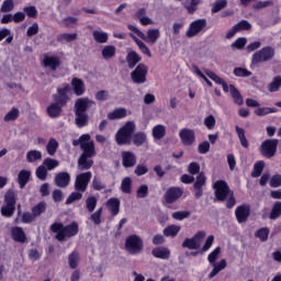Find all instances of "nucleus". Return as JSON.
Returning a JSON list of instances; mask_svg holds the SVG:
<instances>
[{
    "instance_id": "32",
    "label": "nucleus",
    "mask_w": 281,
    "mask_h": 281,
    "mask_svg": "<svg viewBox=\"0 0 281 281\" xmlns=\"http://www.w3.org/2000/svg\"><path fill=\"white\" fill-rule=\"evenodd\" d=\"M108 210L111 211L112 216L120 214V199L112 198L106 203Z\"/></svg>"
},
{
    "instance_id": "13",
    "label": "nucleus",
    "mask_w": 281,
    "mask_h": 281,
    "mask_svg": "<svg viewBox=\"0 0 281 281\" xmlns=\"http://www.w3.org/2000/svg\"><path fill=\"white\" fill-rule=\"evenodd\" d=\"M213 188L215 190V196H216L217 201H225V199H227V196H229V194H231L229 187L227 186V182H225L223 180L216 181L214 183Z\"/></svg>"
},
{
    "instance_id": "4",
    "label": "nucleus",
    "mask_w": 281,
    "mask_h": 281,
    "mask_svg": "<svg viewBox=\"0 0 281 281\" xmlns=\"http://www.w3.org/2000/svg\"><path fill=\"white\" fill-rule=\"evenodd\" d=\"M14 210H16V193L9 190L4 194V205L0 209V214L5 218H12L14 216Z\"/></svg>"
},
{
    "instance_id": "59",
    "label": "nucleus",
    "mask_w": 281,
    "mask_h": 281,
    "mask_svg": "<svg viewBox=\"0 0 281 281\" xmlns=\"http://www.w3.org/2000/svg\"><path fill=\"white\" fill-rule=\"evenodd\" d=\"M207 180V178H205V175L203 173H200L198 177H196V180L193 184V188L194 190H201L203 189V186H205V181Z\"/></svg>"
},
{
    "instance_id": "8",
    "label": "nucleus",
    "mask_w": 281,
    "mask_h": 281,
    "mask_svg": "<svg viewBox=\"0 0 281 281\" xmlns=\"http://www.w3.org/2000/svg\"><path fill=\"white\" fill-rule=\"evenodd\" d=\"M125 247L130 254H139L144 249V241L137 235H132L126 238Z\"/></svg>"
},
{
    "instance_id": "45",
    "label": "nucleus",
    "mask_w": 281,
    "mask_h": 281,
    "mask_svg": "<svg viewBox=\"0 0 281 281\" xmlns=\"http://www.w3.org/2000/svg\"><path fill=\"white\" fill-rule=\"evenodd\" d=\"M80 262V255L76 251L68 256V263L70 269H76Z\"/></svg>"
},
{
    "instance_id": "7",
    "label": "nucleus",
    "mask_w": 281,
    "mask_h": 281,
    "mask_svg": "<svg viewBox=\"0 0 281 281\" xmlns=\"http://www.w3.org/2000/svg\"><path fill=\"white\" fill-rule=\"evenodd\" d=\"M183 196V188L180 187H170L164 194V205H172V203H177L179 199Z\"/></svg>"
},
{
    "instance_id": "3",
    "label": "nucleus",
    "mask_w": 281,
    "mask_h": 281,
    "mask_svg": "<svg viewBox=\"0 0 281 281\" xmlns=\"http://www.w3.org/2000/svg\"><path fill=\"white\" fill-rule=\"evenodd\" d=\"M137 130V125L133 121H127L115 134L117 146H131L133 142V133Z\"/></svg>"
},
{
    "instance_id": "34",
    "label": "nucleus",
    "mask_w": 281,
    "mask_h": 281,
    "mask_svg": "<svg viewBox=\"0 0 281 281\" xmlns=\"http://www.w3.org/2000/svg\"><path fill=\"white\" fill-rule=\"evenodd\" d=\"M117 53V48L113 45H106L103 47L101 54L104 60H111V58H115V54Z\"/></svg>"
},
{
    "instance_id": "26",
    "label": "nucleus",
    "mask_w": 281,
    "mask_h": 281,
    "mask_svg": "<svg viewBox=\"0 0 281 281\" xmlns=\"http://www.w3.org/2000/svg\"><path fill=\"white\" fill-rule=\"evenodd\" d=\"M30 177H32V171L30 170H21L18 175V183L21 188V190H23V188H25V186H27V182L30 181Z\"/></svg>"
},
{
    "instance_id": "24",
    "label": "nucleus",
    "mask_w": 281,
    "mask_h": 281,
    "mask_svg": "<svg viewBox=\"0 0 281 281\" xmlns=\"http://www.w3.org/2000/svg\"><path fill=\"white\" fill-rule=\"evenodd\" d=\"M63 106H65V104L55 101V103L48 105L46 110L47 114L49 115V117H58L60 113H63Z\"/></svg>"
},
{
    "instance_id": "47",
    "label": "nucleus",
    "mask_w": 281,
    "mask_h": 281,
    "mask_svg": "<svg viewBox=\"0 0 281 281\" xmlns=\"http://www.w3.org/2000/svg\"><path fill=\"white\" fill-rule=\"evenodd\" d=\"M280 216H281V202H276L270 213V220L276 221L277 218H280Z\"/></svg>"
},
{
    "instance_id": "6",
    "label": "nucleus",
    "mask_w": 281,
    "mask_h": 281,
    "mask_svg": "<svg viewBox=\"0 0 281 281\" xmlns=\"http://www.w3.org/2000/svg\"><path fill=\"white\" fill-rule=\"evenodd\" d=\"M207 27V20L198 19L189 24V29L186 32L187 38H194L199 34H203Z\"/></svg>"
},
{
    "instance_id": "60",
    "label": "nucleus",
    "mask_w": 281,
    "mask_h": 281,
    "mask_svg": "<svg viewBox=\"0 0 281 281\" xmlns=\"http://www.w3.org/2000/svg\"><path fill=\"white\" fill-rule=\"evenodd\" d=\"M97 205H98V199H95V196H89L86 200V209L88 210V212H93Z\"/></svg>"
},
{
    "instance_id": "56",
    "label": "nucleus",
    "mask_w": 281,
    "mask_h": 281,
    "mask_svg": "<svg viewBox=\"0 0 281 281\" xmlns=\"http://www.w3.org/2000/svg\"><path fill=\"white\" fill-rule=\"evenodd\" d=\"M234 76L237 78H249V76H251V71L247 70V68L237 67L234 69Z\"/></svg>"
},
{
    "instance_id": "62",
    "label": "nucleus",
    "mask_w": 281,
    "mask_h": 281,
    "mask_svg": "<svg viewBox=\"0 0 281 281\" xmlns=\"http://www.w3.org/2000/svg\"><path fill=\"white\" fill-rule=\"evenodd\" d=\"M102 207L97 210L94 213L91 214L90 221H93L94 225H100L102 223Z\"/></svg>"
},
{
    "instance_id": "40",
    "label": "nucleus",
    "mask_w": 281,
    "mask_h": 281,
    "mask_svg": "<svg viewBox=\"0 0 281 281\" xmlns=\"http://www.w3.org/2000/svg\"><path fill=\"white\" fill-rule=\"evenodd\" d=\"M78 38L76 33H63L57 36L58 43H74Z\"/></svg>"
},
{
    "instance_id": "18",
    "label": "nucleus",
    "mask_w": 281,
    "mask_h": 281,
    "mask_svg": "<svg viewBox=\"0 0 281 281\" xmlns=\"http://www.w3.org/2000/svg\"><path fill=\"white\" fill-rule=\"evenodd\" d=\"M42 63L44 67L52 71H56L60 67V58L56 56L45 55Z\"/></svg>"
},
{
    "instance_id": "17",
    "label": "nucleus",
    "mask_w": 281,
    "mask_h": 281,
    "mask_svg": "<svg viewBox=\"0 0 281 281\" xmlns=\"http://www.w3.org/2000/svg\"><path fill=\"white\" fill-rule=\"evenodd\" d=\"M142 41L145 43H149L150 45H155L159 38H161V31L159 29H149L147 30V34L143 33Z\"/></svg>"
},
{
    "instance_id": "2",
    "label": "nucleus",
    "mask_w": 281,
    "mask_h": 281,
    "mask_svg": "<svg viewBox=\"0 0 281 281\" xmlns=\"http://www.w3.org/2000/svg\"><path fill=\"white\" fill-rule=\"evenodd\" d=\"M50 229L54 234H56V239L59 240V243H64V240H68V238L78 236L79 226L76 222H72L66 226L63 225V223H54L52 224Z\"/></svg>"
},
{
    "instance_id": "49",
    "label": "nucleus",
    "mask_w": 281,
    "mask_h": 281,
    "mask_svg": "<svg viewBox=\"0 0 281 281\" xmlns=\"http://www.w3.org/2000/svg\"><path fill=\"white\" fill-rule=\"evenodd\" d=\"M262 170H265V161H258L254 165V170L251 172V177L258 178L262 175Z\"/></svg>"
},
{
    "instance_id": "37",
    "label": "nucleus",
    "mask_w": 281,
    "mask_h": 281,
    "mask_svg": "<svg viewBox=\"0 0 281 281\" xmlns=\"http://www.w3.org/2000/svg\"><path fill=\"white\" fill-rule=\"evenodd\" d=\"M21 115L19 108H12L3 117V122H16Z\"/></svg>"
},
{
    "instance_id": "5",
    "label": "nucleus",
    "mask_w": 281,
    "mask_h": 281,
    "mask_svg": "<svg viewBox=\"0 0 281 281\" xmlns=\"http://www.w3.org/2000/svg\"><path fill=\"white\" fill-rule=\"evenodd\" d=\"M276 58V48L271 46H265L261 49L254 53L251 58L252 65H260L262 63H269Z\"/></svg>"
},
{
    "instance_id": "30",
    "label": "nucleus",
    "mask_w": 281,
    "mask_h": 281,
    "mask_svg": "<svg viewBox=\"0 0 281 281\" xmlns=\"http://www.w3.org/2000/svg\"><path fill=\"white\" fill-rule=\"evenodd\" d=\"M43 159V153L41 150L32 149L26 153V161L29 164H36Z\"/></svg>"
},
{
    "instance_id": "46",
    "label": "nucleus",
    "mask_w": 281,
    "mask_h": 281,
    "mask_svg": "<svg viewBox=\"0 0 281 281\" xmlns=\"http://www.w3.org/2000/svg\"><path fill=\"white\" fill-rule=\"evenodd\" d=\"M45 169L47 170H55V168H58L60 166V162L53 158H46L43 161V165Z\"/></svg>"
},
{
    "instance_id": "11",
    "label": "nucleus",
    "mask_w": 281,
    "mask_h": 281,
    "mask_svg": "<svg viewBox=\"0 0 281 281\" xmlns=\"http://www.w3.org/2000/svg\"><path fill=\"white\" fill-rule=\"evenodd\" d=\"M205 236V232L200 231L192 238L184 239L182 247H186L187 249H200L201 243H203Z\"/></svg>"
},
{
    "instance_id": "54",
    "label": "nucleus",
    "mask_w": 281,
    "mask_h": 281,
    "mask_svg": "<svg viewBox=\"0 0 281 281\" xmlns=\"http://www.w3.org/2000/svg\"><path fill=\"white\" fill-rule=\"evenodd\" d=\"M190 211H177L172 213V218H175V221H184V218H190Z\"/></svg>"
},
{
    "instance_id": "28",
    "label": "nucleus",
    "mask_w": 281,
    "mask_h": 281,
    "mask_svg": "<svg viewBox=\"0 0 281 281\" xmlns=\"http://www.w3.org/2000/svg\"><path fill=\"white\" fill-rule=\"evenodd\" d=\"M126 60H127V65H128L130 69H133L137 65V63L142 61V56H139V54H137V52L131 50L126 55Z\"/></svg>"
},
{
    "instance_id": "1",
    "label": "nucleus",
    "mask_w": 281,
    "mask_h": 281,
    "mask_svg": "<svg viewBox=\"0 0 281 281\" xmlns=\"http://www.w3.org/2000/svg\"><path fill=\"white\" fill-rule=\"evenodd\" d=\"M82 154L78 160L79 170H90L93 166V157H95V145L91 140V135L82 134L80 136Z\"/></svg>"
},
{
    "instance_id": "31",
    "label": "nucleus",
    "mask_w": 281,
    "mask_h": 281,
    "mask_svg": "<svg viewBox=\"0 0 281 281\" xmlns=\"http://www.w3.org/2000/svg\"><path fill=\"white\" fill-rule=\"evenodd\" d=\"M11 236L15 243H25V232H23V228L21 227H13L11 229Z\"/></svg>"
},
{
    "instance_id": "21",
    "label": "nucleus",
    "mask_w": 281,
    "mask_h": 281,
    "mask_svg": "<svg viewBox=\"0 0 281 281\" xmlns=\"http://www.w3.org/2000/svg\"><path fill=\"white\" fill-rule=\"evenodd\" d=\"M131 38L136 43L138 49L142 52V54H145V56H148V58H153V53H150V48L137 36H135L133 33H130Z\"/></svg>"
},
{
    "instance_id": "61",
    "label": "nucleus",
    "mask_w": 281,
    "mask_h": 281,
    "mask_svg": "<svg viewBox=\"0 0 281 281\" xmlns=\"http://www.w3.org/2000/svg\"><path fill=\"white\" fill-rule=\"evenodd\" d=\"M35 175L37 179H41V181H45V179H47V169L45 168V166L41 165L40 167H37Z\"/></svg>"
},
{
    "instance_id": "57",
    "label": "nucleus",
    "mask_w": 281,
    "mask_h": 281,
    "mask_svg": "<svg viewBox=\"0 0 281 281\" xmlns=\"http://www.w3.org/2000/svg\"><path fill=\"white\" fill-rule=\"evenodd\" d=\"M81 191H75L69 194V196L66 200V205H71L75 201H80L82 199V193Z\"/></svg>"
},
{
    "instance_id": "41",
    "label": "nucleus",
    "mask_w": 281,
    "mask_h": 281,
    "mask_svg": "<svg viewBox=\"0 0 281 281\" xmlns=\"http://www.w3.org/2000/svg\"><path fill=\"white\" fill-rule=\"evenodd\" d=\"M229 92H231V95H232L235 104H238L240 106V104H243V102H245L243 100V95H240V91H238V89H236V87L234 85L229 86Z\"/></svg>"
},
{
    "instance_id": "42",
    "label": "nucleus",
    "mask_w": 281,
    "mask_h": 281,
    "mask_svg": "<svg viewBox=\"0 0 281 281\" xmlns=\"http://www.w3.org/2000/svg\"><path fill=\"white\" fill-rule=\"evenodd\" d=\"M179 232H181V226L169 225L166 228H164L162 234L164 236L175 238V236H177Z\"/></svg>"
},
{
    "instance_id": "9",
    "label": "nucleus",
    "mask_w": 281,
    "mask_h": 281,
    "mask_svg": "<svg viewBox=\"0 0 281 281\" xmlns=\"http://www.w3.org/2000/svg\"><path fill=\"white\" fill-rule=\"evenodd\" d=\"M278 150V139H266L260 146V153L263 157L271 159Z\"/></svg>"
},
{
    "instance_id": "53",
    "label": "nucleus",
    "mask_w": 281,
    "mask_h": 281,
    "mask_svg": "<svg viewBox=\"0 0 281 281\" xmlns=\"http://www.w3.org/2000/svg\"><path fill=\"white\" fill-rule=\"evenodd\" d=\"M255 113L259 116L269 115V113H278V108H258Z\"/></svg>"
},
{
    "instance_id": "33",
    "label": "nucleus",
    "mask_w": 281,
    "mask_h": 281,
    "mask_svg": "<svg viewBox=\"0 0 281 281\" xmlns=\"http://www.w3.org/2000/svg\"><path fill=\"white\" fill-rule=\"evenodd\" d=\"M76 119L75 122L77 124V126L79 128H85V126H87V124H89V115H87V113L83 112H76Z\"/></svg>"
},
{
    "instance_id": "14",
    "label": "nucleus",
    "mask_w": 281,
    "mask_h": 281,
    "mask_svg": "<svg viewBox=\"0 0 281 281\" xmlns=\"http://www.w3.org/2000/svg\"><path fill=\"white\" fill-rule=\"evenodd\" d=\"M89 109H95V101L89 98H80L75 102V112L87 113Z\"/></svg>"
},
{
    "instance_id": "43",
    "label": "nucleus",
    "mask_w": 281,
    "mask_h": 281,
    "mask_svg": "<svg viewBox=\"0 0 281 281\" xmlns=\"http://www.w3.org/2000/svg\"><path fill=\"white\" fill-rule=\"evenodd\" d=\"M123 117H126V109L124 108L115 109L108 114L110 120H122Z\"/></svg>"
},
{
    "instance_id": "64",
    "label": "nucleus",
    "mask_w": 281,
    "mask_h": 281,
    "mask_svg": "<svg viewBox=\"0 0 281 281\" xmlns=\"http://www.w3.org/2000/svg\"><path fill=\"white\" fill-rule=\"evenodd\" d=\"M281 187V175H274L270 179V188H280Z\"/></svg>"
},
{
    "instance_id": "39",
    "label": "nucleus",
    "mask_w": 281,
    "mask_h": 281,
    "mask_svg": "<svg viewBox=\"0 0 281 281\" xmlns=\"http://www.w3.org/2000/svg\"><path fill=\"white\" fill-rule=\"evenodd\" d=\"M58 140L56 138H50L46 145V151L50 157H54L58 153Z\"/></svg>"
},
{
    "instance_id": "20",
    "label": "nucleus",
    "mask_w": 281,
    "mask_h": 281,
    "mask_svg": "<svg viewBox=\"0 0 281 281\" xmlns=\"http://www.w3.org/2000/svg\"><path fill=\"white\" fill-rule=\"evenodd\" d=\"M71 181V176L67 172H59L55 176V183L58 188H67Z\"/></svg>"
},
{
    "instance_id": "63",
    "label": "nucleus",
    "mask_w": 281,
    "mask_h": 281,
    "mask_svg": "<svg viewBox=\"0 0 281 281\" xmlns=\"http://www.w3.org/2000/svg\"><path fill=\"white\" fill-rule=\"evenodd\" d=\"M255 236L262 241L267 240L269 238V228H260L256 232Z\"/></svg>"
},
{
    "instance_id": "22",
    "label": "nucleus",
    "mask_w": 281,
    "mask_h": 281,
    "mask_svg": "<svg viewBox=\"0 0 281 281\" xmlns=\"http://www.w3.org/2000/svg\"><path fill=\"white\" fill-rule=\"evenodd\" d=\"M69 92V85L64 86L63 88L57 89V95L54 97L55 102L59 104H67V93Z\"/></svg>"
},
{
    "instance_id": "25",
    "label": "nucleus",
    "mask_w": 281,
    "mask_h": 281,
    "mask_svg": "<svg viewBox=\"0 0 281 281\" xmlns=\"http://www.w3.org/2000/svg\"><path fill=\"white\" fill-rule=\"evenodd\" d=\"M154 258H159L160 260H168L170 258V249L166 247H157L151 251Z\"/></svg>"
},
{
    "instance_id": "36",
    "label": "nucleus",
    "mask_w": 281,
    "mask_h": 281,
    "mask_svg": "<svg viewBox=\"0 0 281 281\" xmlns=\"http://www.w3.org/2000/svg\"><path fill=\"white\" fill-rule=\"evenodd\" d=\"M235 131L237 133V137H238L243 148H249V140H247V136H245V130L243 127L236 125Z\"/></svg>"
},
{
    "instance_id": "16",
    "label": "nucleus",
    "mask_w": 281,
    "mask_h": 281,
    "mask_svg": "<svg viewBox=\"0 0 281 281\" xmlns=\"http://www.w3.org/2000/svg\"><path fill=\"white\" fill-rule=\"evenodd\" d=\"M249 214H251V207L247 204L239 205L235 210V215L238 223H247Z\"/></svg>"
},
{
    "instance_id": "27",
    "label": "nucleus",
    "mask_w": 281,
    "mask_h": 281,
    "mask_svg": "<svg viewBox=\"0 0 281 281\" xmlns=\"http://www.w3.org/2000/svg\"><path fill=\"white\" fill-rule=\"evenodd\" d=\"M92 37L95 41V43H99L100 45H104V43H109V33L102 30L93 31Z\"/></svg>"
},
{
    "instance_id": "50",
    "label": "nucleus",
    "mask_w": 281,
    "mask_h": 281,
    "mask_svg": "<svg viewBox=\"0 0 281 281\" xmlns=\"http://www.w3.org/2000/svg\"><path fill=\"white\" fill-rule=\"evenodd\" d=\"M224 8H227V0H217L213 3L211 12L216 14V12H221Z\"/></svg>"
},
{
    "instance_id": "23",
    "label": "nucleus",
    "mask_w": 281,
    "mask_h": 281,
    "mask_svg": "<svg viewBox=\"0 0 281 281\" xmlns=\"http://www.w3.org/2000/svg\"><path fill=\"white\" fill-rule=\"evenodd\" d=\"M211 267H213V270L209 273L210 280L218 276L224 269H227V260L222 259L220 262L212 263Z\"/></svg>"
},
{
    "instance_id": "58",
    "label": "nucleus",
    "mask_w": 281,
    "mask_h": 281,
    "mask_svg": "<svg viewBox=\"0 0 281 281\" xmlns=\"http://www.w3.org/2000/svg\"><path fill=\"white\" fill-rule=\"evenodd\" d=\"M218 256H221V247H216L209 256L207 261L210 265L216 263V260H218Z\"/></svg>"
},
{
    "instance_id": "35",
    "label": "nucleus",
    "mask_w": 281,
    "mask_h": 281,
    "mask_svg": "<svg viewBox=\"0 0 281 281\" xmlns=\"http://www.w3.org/2000/svg\"><path fill=\"white\" fill-rule=\"evenodd\" d=\"M71 86L77 95L85 94V81H82V79L74 78L71 81Z\"/></svg>"
},
{
    "instance_id": "48",
    "label": "nucleus",
    "mask_w": 281,
    "mask_h": 281,
    "mask_svg": "<svg viewBox=\"0 0 281 281\" xmlns=\"http://www.w3.org/2000/svg\"><path fill=\"white\" fill-rule=\"evenodd\" d=\"M201 3V0H191L184 2V8L189 14H194L196 12V7Z\"/></svg>"
},
{
    "instance_id": "52",
    "label": "nucleus",
    "mask_w": 281,
    "mask_h": 281,
    "mask_svg": "<svg viewBox=\"0 0 281 281\" xmlns=\"http://www.w3.org/2000/svg\"><path fill=\"white\" fill-rule=\"evenodd\" d=\"M46 207L47 205L45 204V202H40L32 209L33 216H35V218H38V216H41V214L45 212Z\"/></svg>"
},
{
    "instance_id": "10",
    "label": "nucleus",
    "mask_w": 281,
    "mask_h": 281,
    "mask_svg": "<svg viewBox=\"0 0 281 281\" xmlns=\"http://www.w3.org/2000/svg\"><path fill=\"white\" fill-rule=\"evenodd\" d=\"M91 177H93L91 171L78 175L75 180V190L77 192H87V188H89Z\"/></svg>"
},
{
    "instance_id": "51",
    "label": "nucleus",
    "mask_w": 281,
    "mask_h": 281,
    "mask_svg": "<svg viewBox=\"0 0 281 281\" xmlns=\"http://www.w3.org/2000/svg\"><path fill=\"white\" fill-rule=\"evenodd\" d=\"M14 10V0H4L1 4L0 12L8 13Z\"/></svg>"
},
{
    "instance_id": "55",
    "label": "nucleus",
    "mask_w": 281,
    "mask_h": 281,
    "mask_svg": "<svg viewBox=\"0 0 281 281\" xmlns=\"http://www.w3.org/2000/svg\"><path fill=\"white\" fill-rule=\"evenodd\" d=\"M132 183H133V181L131 180V178H128V177L124 178L121 183L122 192H124L125 194H131Z\"/></svg>"
},
{
    "instance_id": "38",
    "label": "nucleus",
    "mask_w": 281,
    "mask_h": 281,
    "mask_svg": "<svg viewBox=\"0 0 281 281\" xmlns=\"http://www.w3.org/2000/svg\"><path fill=\"white\" fill-rule=\"evenodd\" d=\"M153 137L154 139H164L166 137V126L165 125H156L153 127Z\"/></svg>"
},
{
    "instance_id": "12",
    "label": "nucleus",
    "mask_w": 281,
    "mask_h": 281,
    "mask_svg": "<svg viewBox=\"0 0 281 281\" xmlns=\"http://www.w3.org/2000/svg\"><path fill=\"white\" fill-rule=\"evenodd\" d=\"M146 76H148V67L144 64H139L135 70L131 72V78L135 85H144V82H146Z\"/></svg>"
},
{
    "instance_id": "44",
    "label": "nucleus",
    "mask_w": 281,
    "mask_h": 281,
    "mask_svg": "<svg viewBox=\"0 0 281 281\" xmlns=\"http://www.w3.org/2000/svg\"><path fill=\"white\" fill-rule=\"evenodd\" d=\"M280 87H281V76H277L269 83L268 90L270 91V93H276L277 91H280Z\"/></svg>"
},
{
    "instance_id": "15",
    "label": "nucleus",
    "mask_w": 281,
    "mask_h": 281,
    "mask_svg": "<svg viewBox=\"0 0 281 281\" xmlns=\"http://www.w3.org/2000/svg\"><path fill=\"white\" fill-rule=\"evenodd\" d=\"M179 137L183 146H192V144H194V142L196 140V134L194 133V130L191 128L180 130Z\"/></svg>"
},
{
    "instance_id": "19",
    "label": "nucleus",
    "mask_w": 281,
    "mask_h": 281,
    "mask_svg": "<svg viewBox=\"0 0 281 281\" xmlns=\"http://www.w3.org/2000/svg\"><path fill=\"white\" fill-rule=\"evenodd\" d=\"M122 164L124 168H133L137 164V156L132 151H122Z\"/></svg>"
},
{
    "instance_id": "29",
    "label": "nucleus",
    "mask_w": 281,
    "mask_h": 281,
    "mask_svg": "<svg viewBox=\"0 0 281 281\" xmlns=\"http://www.w3.org/2000/svg\"><path fill=\"white\" fill-rule=\"evenodd\" d=\"M132 142L134 146H144L148 142V136L144 132H137L134 135H132Z\"/></svg>"
}]
</instances>
